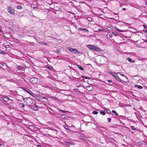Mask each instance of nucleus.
I'll return each mask as SVG.
<instances>
[{"mask_svg": "<svg viewBox=\"0 0 147 147\" xmlns=\"http://www.w3.org/2000/svg\"><path fill=\"white\" fill-rule=\"evenodd\" d=\"M1 64L3 66L4 65V63H1Z\"/></svg>", "mask_w": 147, "mask_h": 147, "instance_id": "54", "label": "nucleus"}, {"mask_svg": "<svg viewBox=\"0 0 147 147\" xmlns=\"http://www.w3.org/2000/svg\"><path fill=\"white\" fill-rule=\"evenodd\" d=\"M31 7L33 8L34 9H35L36 8V7L34 5H31Z\"/></svg>", "mask_w": 147, "mask_h": 147, "instance_id": "33", "label": "nucleus"}, {"mask_svg": "<svg viewBox=\"0 0 147 147\" xmlns=\"http://www.w3.org/2000/svg\"><path fill=\"white\" fill-rule=\"evenodd\" d=\"M84 78H86V79H89V78L87 77H85H85Z\"/></svg>", "mask_w": 147, "mask_h": 147, "instance_id": "52", "label": "nucleus"}, {"mask_svg": "<svg viewBox=\"0 0 147 147\" xmlns=\"http://www.w3.org/2000/svg\"><path fill=\"white\" fill-rule=\"evenodd\" d=\"M122 9L123 10H125L126 9V8H123Z\"/></svg>", "mask_w": 147, "mask_h": 147, "instance_id": "53", "label": "nucleus"}, {"mask_svg": "<svg viewBox=\"0 0 147 147\" xmlns=\"http://www.w3.org/2000/svg\"><path fill=\"white\" fill-rule=\"evenodd\" d=\"M114 35H116L117 34V32H115L113 33Z\"/></svg>", "mask_w": 147, "mask_h": 147, "instance_id": "39", "label": "nucleus"}, {"mask_svg": "<svg viewBox=\"0 0 147 147\" xmlns=\"http://www.w3.org/2000/svg\"><path fill=\"white\" fill-rule=\"evenodd\" d=\"M7 11L10 14L13 15L14 14V11L13 9L10 6H7Z\"/></svg>", "mask_w": 147, "mask_h": 147, "instance_id": "4", "label": "nucleus"}, {"mask_svg": "<svg viewBox=\"0 0 147 147\" xmlns=\"http://www.w3.org/2000/svg\"><path fill=\"white\" fill-rule=\"evenodd\" d=\"M66 143L67 144H69V145H71L72 144V143L71 142H66Z\"/></svg>", "mask_w": 147, "mask_h": 147, "instance_id": "31", "label": "nucleus"}, {"mask_svg": "<svg viewBox=\"0 0 147 147\" xmlns=\"http://www.w3.org/2000/svg\"><path fill=\"white\" fill-rule=\"evenodd\" d=\"M112 74V75L114 77L115 79L117 80L118 81V80H121V79L119 78V76H115V75H114L113 74Z\"/></svg>", "mask_w": 147, "mask_h": 147, "instance_id": "10", "label": "nucleus"}, {"mask_svg": "<svg viewBox=\"0 0 147 147\" xmlns=\"http://www.w3.org/2000/svg\"><path fill=\"white\" fill-rule=\"evenodd\" d=\"M106 111L107 113H110V111L109 109H108L107 110H105V111Z\"/></svg>", "mask_w": 147, "mask_h": 147, "instance_id": "29", "label": "nucleus"}, {"mask_svg": "<svg viewBox=\"0 0 147 147\" xmlns=\"http://www.w3.org/2000/svg\"><path fill=\"white\" fill-rule=\"evenodd\" d=\"M24 90L25 92H27L29 94H30V92H29V91H28L27 90H26V89H24Z\"/></svg>", "mask_w": 147, "mask_h": 147, "instance_id": "43", "label": "nucleus"}, {"mask_svg": "<svg viewBox=\"0 0 147 147\" xmlns=\"http://www.w3.org/2000/svg\"><path fill=\"white\" fill-rule=\"evenodd\" d=\"M67 49L70 51H71L72 53H77L78 54H79L80 53L76 49H72V48L68 47H67Z\"/></svg>", "mask_w": 147, "mask_h": 147, "instance_id": "5", "label": "nucleus"}, {"mask_svg": "<svg viewBox=\"0 0 147 147\" xmlns=\"http://www.w3.org/2000/svg\"><path fill=\"white\" fill-rule=\"evenodd\" d=\"M80 139H81L82 140H83L84 139V137L83 136H80Z\"/></svg>", "mask_w": 147, "mask_h": 147, "instance_id": "35", "label": "nucleus"}, {"mask_svg": "<svg viewBox=\"0 0 147 147\" xmlns=\"http://www.w3.org/2000/svg\"><path fill=\"white\" fill-rule=\"evenodd\" d=\"M145 33H147V30H145Z\"/></svg>", "mask_w": 147, "mask_h": 147, "instance_id": "55", "label": "nucleus"}, {"mask_svg": "<svg viewBox=\"0 0 147 147\" xmlns=\"http://www.w3.org/2000/svg\"><path fill=\"white\" fill-rule=\"evenodd\" d=\"M146 144V145H147V143Z\"/></svg>", "mask_w": 147, "mask_h": 147, "instance_id": "62", "label": "nucleus"}, {"mask_svg": "<svg viewBox=\"0 0 147 147\" xmlns=\"http://www.w3.org/2000/svg\"><path fill=\"white\" fill-rule=\"evenodd\" d=\"M40 44H41L42 45H47V44L46 43H45L44 42H41V43H40Z\"/></svg>", "mask_w": 147, "mask_h": 147, "instance_id": "36", "label": "nucleus"}, {"mask_svg": "<svg viewBox=\"0 0 147 147\" xmlns=\"http://www.w3.org/2000/svg\"><path fill=\"white\" fill-rule=\"evenodd\" d=\"M23 100L27 105H31L33 103L32 100L29 98H26Z\"/></svg>", "mask_w": 147, "mask_h": 147, "instance_id": "3", "label": "nucleus"}, {"mask_svg": "<svg viewBox=\"0 0 147 147\" xmlns=\"http://www.w3.org/2000/svg\"><path fill=\"white\" fill-rule=\"evenodd\" d=\"M9 47V45H6L5 46V48H8Z\"/></svg>", "mask_w": 147, "mask_h": 147, "instance_id": "46", "label": "nucleus"}, {"mask_svg": "<svg viewBox=\"0 0 147 147\" xmlns=\"http://www.w3.org/2000/svg\"><path fill=\"white\" fill-rule=\"evenodd\" d=\"M47 67L48 69H50L51 70H52V68H51L50 67H49L48 66Z\"/></svg>", "mask_w": 147, "mask_h": 147, "instance_id": "47", "label": "nucleus"}, {"mask_svg": "<svg viewBox=\"0 0 147 147\" xmlns=\"http://www.w3.org/2000/svg\"><path fill=\"white\" fill-rule=\"evenodd\" d=\"M87 47L90 49L94 50L96 52H99L101 51V49L97 46L90 45H87Z\"/></svg>", "mask_w": 147, "mask_h": 147, "instance_id": "1", "label": "nucleus"}, {"mask_svg": "<svg viewBox=\"0 0 147 147\" xmlns=\"http://www.w3.org/2000/svg\"><path fill=\"white\" fill-rule=\"evenodd\" d=\"M107 119L109 122H111V118H108Z\"/></svg>", "mask_w": 147, "mask_h": 147, "instance_id": "34", "label": "nucleus"}, {"mask_svg": "<svg viewBox=\"0 0 147 147\" xmlns=\"http://www.w3.org/2000/svg\"><path fill=\"white\" fill-rule=\"evenodd\" d=\"M100 114H101L103 115H105V110H104V111H103L102 110H101L100 111Z\"/></svg>", "mask_w": 147, "mask_h": 147, "instance_id": "12", "label": "nucleus"}, {"mask_svg": "<svg viewBox=\"0 0 147 147\" xmlns=\"http://www.w3.org/2000/svg\"><path fill=\"white\" fill-rule=\"evenodd\" d=\"M60 51L59 49H57L56 50V52H59Z\"/></svg>", "mask_w": 147, "mask_h": 147, "instance_id": "44", "label": "nucleus"}, {"mask_svg": "<svg viewBox=\"0 0 147 147\" xmlns=\"http://www.w3.org/2000/svg\"><path fill=\"white\" fill-rule=\"evenodd\" d=\"M107 81H108L109 82H112L111 80H107Z\"/></svg>", "mask_w": 147, "mask_h": 147, "instance_id": "49", "label": "nucleus"}, {"mask_svg": "<svg viewBox=\"0 0 147 147\" xmlns=\"http://www.w3.org/2000/svg\"><path fill=\"white\" fill-rule=\"evenodd\" d=\"M127 59L128 61L131 62L133 63L134 62V61H132V59L131 58H127Z\"/></svg>", "mask_w": 147, "mask_h": 147, "instance_id": "16", "label": "nucleus"}, {"mask_svg": "<svg viewBox=\"0 0 147 147\" xmlns=\"http://www.w3.org/2000/svg\"><path fill=\"white\" fill-rule=\"evenodd\" d=\"M36 98L37 100L39 101L44 102L47 104H48V103H49L48 98L46 97L42 96L39 97L38 96Z\"/></svg>", "mask_w": 147, "mask_h": 147, "instance_id": "2", "label": "nucleus"}, {"mask_svg": "<svg viewBox=\"0 0 147 147\" xmlns=\"http://www.w3.org/2000/svg\"><path fill=\"white\" fill-rule=\"evenodd\" d=\"M82 77L83 78H85V76H82Z\"/></svg>", "mask_w": 147, "mask_h": 147, "instance_id": "57", "label": "nucleus"}, {"mask_svg": "<svg viewBox=\"0 0 147 147\" xmlns=\"http://www.w3.org/2000/svg\"><path fill=\"white\" fill-rule=\"evenodd\" d=\"M116 73L117 74H119V75H120L121 76H122L124 77L126 79H127V78L125 75H124L122 73Z\"/></svg>", "mask_w": 147, "mask_h": 147, "instance_id": "15", "label": "nucleus"}, {"mask_svg": "<svg viewBox=\"0 0 147 147\" xmlns=\"http://www.w3.org/2000/svg\"><path fill=\"white\" fill-rule=\"evenodd\" d=\"M36 41L39 43H41V42L40 41V40H38L37 39H36Z\"/></svg>", "mask_w": 147, "mask_h": 147, "instance_id": "37", "label": "nucleus"}, {"mask_svg": "<svg viewBox=\"0 0 147 147\" xmlns=\"http://www.w3.org/2000/svg\"><path fill=\"white\" fill-rule=\"evenodd\" d=\"M2 31V30L0 28V32H1Z\"/></svg>", "mask_w": 147, "mask_h": 147, "instance_id": "56", "label": "nucleus"}, {"mask_svg": "<svg viewBox=\"0 0 147 147\" xmlns=\"http://www.w3.org/2000/svg\"><path fill=\"white\" fill-rule=\"evenodd\" d=\"M52 98L54 99H56V97L55 96H52Z\"/></svg>", "mask_w": 147, "mask_h": 147, "instance_id": "48", "label": "nucleus"}, {"mask_svg": "<svg viewBox=\"0 0 147 147\" xmlns=\"http://www.w3.org/2000/svg\"><path fill=\"white\" fill-rule=\"evenodd\" d=\"M33 93H30V94L32 96H33V97H34V94H33Z\"/></svg>", "mask_w": 147, "mask_h": 147, "instance_id": "45", "label": "nucleus"}, {"mask_svg": "<svg viewBox=\"0 0 147 147\" xmlns=\"http://www.w3.org/2000/svg\"><path fill=\"white\" fill-rule=\"evenodd\" d=\"M87 19L89 21H92V19L90 17H88L87 18Z\"/></svg>", "mask_w": 147, "mask_h": 147, "instance_id": "26", "label": "nucleus"}, {"mask_svg": "<svg viewBox=\"0 0 147 147\" xmlns=\"http://www.w3.org/2000/svg\"><path fill=\"white\" fill-rule=\"evenodd\" d=\"M30 81L32 84H34L37 82L38 79L35 78H32L30 79Z\"/></svg>", "mask_w": 147, "mask_h": 147, "instance_id": "6", "label": "nucleus"}, {"mask_svg": "<svg viewBox=\"0 0 147 147\" xmlns=\"http://www.w3.org/2000/svg\"><path fill=\"white\" fill-rule=\"evenodd\" d=\"M135 87H137L139 89H142V87L141 86H140V85H135Z\"/></svg>", "mask_w": 147, "mask_h": 147, "instance_id": "18", "label": "nucleus"}, {"mask_svg": "<svg viewBox=\"0 0 147 147\" xmlns=\"http://www.w3.org/2000/svg\"><path fill=\"white\" fill-rule=\"evenodd\" d=\"M58 10L59 11H62L61 9V8L59 9Z\"/></svg>", "mask_w": 147, "mask_h": 147, "instance_id": "51", "label": "nucleus"}, {"mask_svg": "<svg viewBox=\"0 0 147 147\" xmlns=\"http://www.w3.org/2000/svg\"><path fill=\"white\" fill-rule=\"evenodd\" d=\"M143 27L144 28H146L147 27V26L146 25H143Z\"/></svg>", "mask_w": 147, "mask_h": 147, "instance_id": "42", "label": "nucleus"}, {"mask_svg": "<svg viewBox=\"0 0 147 147\" xmlns=\"http://www.w3.org/2000/svg\"><path fill=\"white\" fill-rule=\"evenodd\" d=\"M33 94H34L35 95L38 96L40 94V92H39L38 91H37L35 92V93H33Z\"/></svg>", "mask_w": 147, "mask_h": 147, "instance_id": "11", "label": "nucleus"}, {"mask_svg": "<svg viewBox=\"0 0 147 147\" xmlns=\"http://www.w3.org/2000/svg\"><path fill=\"white\" fill-rule=\"evenodd\" d=\"M29 128L30 129H34V127L33 125H30L29 126Z\"/></svg>", "mask_w": 147, "mask_h": 147, "instance_id": "24", "label": "nucleus"}, {"mask_svg": "<svg viewBox=\"0 0 147 147\" xmlns=\"http://www.w3.org/2000/svg\"><path fill=\"white\" fill-rule=\"evenodd\" d=\"M112 112L114 113L116 116H118V114L116 113V111L114 110H113L112 111Z\"/></svg>", "mask_w": 147, "mask_h": 147, "instance_id": "22", "label": "nucleus"}, {"mask_svg": "<svg viewBox=\"0 0 147 147\" xmlns=\"http://www.w3.org/2000/svg\"><path fill=\"white\" fill-rule=\"evenodd\" d=\"M30 109L32 110L37 111L38 110V109L36 107L34 106L33 105H32L30 107Z\"/></svg>", "mask_w": 147, "mask_h": 147, "instance_id": "8", "label": "nucleus"}, {"mask_svg": "<svg viewBox=\"0 0 147 147\" xmlns=\"http://www.w3.org/2000/svg\"><path fill=\"white\" fill-rule=\"evenodd\" d=\"M98 113V112L96 111H93L92 112V113L96 115Z\"/></svg>", "mask_w": 147, "mask_h": 147, "instance_id": "27", "label": "nucleus"}, {"mask_svg": "<svg viewBox=\"0 0 147 147\" xmlns=\"http://www.w3.org/2000/svg\"><path fill=\"white\" fill-rule=\"evenodd\" d=\"M60 111L63 112H65V113H67L68 112V111H63V110H61V109H59Z\"/></svg>", "mask_w": 147, "mask_h": 147, "instance_id": "40", "label": "nucleus"}, {"mask_svg": "<svg viewBox=\"0 0 147 147\" xmlns=\"http://www.w3.org/2000/svg\"><path fill=\"white\" fill-rule=\"evenodd\" d=\"M67 116L65 115H62L61 116V117L63 119H65L67 118Z\"/></svg>", "mask_w": 147, "mask_h": 147, "instance_id": "19", "label": "nucleus"}, {"mask_svg": "<svg viewBox=\"0 0 147 147\" xmlns=\"http://www.w3.org/2000/svg\"><path fill=\"white\" fill-rule=\"evenodd\" d=\"M9 98L7 97H5L3 98L5 102L9 100Z\"/></svg>", "mask_w": 147, "mask_h": 147, "instance_id": "14", "label": "nucleus"}, {"mask_svg": "<svg viewBox=\"0 0 147 147\" xmlns=\"http://www.w3.org/2000/svg\"><path fill=\"white\" fill-rule=\"evenodd\" d=\"M0 53L2 54H7V53H6V52H5L4 51H3L2 50H0Z\"/></svg>", "mask_w": 147, "mask_h": 147, "instance_id": "20", "label": "nucleus"}, {"mask_svg": "<svg viewBox=\"0 0 147 147\" xmlns=\"http://www.w3.org/2000/svg\"><path fill=\"white\" fill-rule=\"evenodd\" d=\"M131 129L133 130H135L136 129L135 127L134 126H131Z\"/></svg>", "mask_w": 147, "mask_h": 147, "instance_id": "28", "label": "nucleus"}, {"mask_svg": "<svg viewBox=\"0 0 147 147\" xmlns=\"http://www.w3.org/2000/svg\"><path fill=\"white\" fill-rule=\"evenodd\" d=\"M78 30H82L84 32H89V30L85 28H79Z\"/></svg>", "mask_w": 147, "mask_h": 147, "instance_id": "9", "label": "nucleus"}, {"mask_svg": "<svg viewBox=\"0 0 147 147\" xmlns=\"http://www.w3.org/2000/svg\"><path fill=\"white\" fill-rule=\"evenodd\" d=\"M1 144H0V146H1Z\"/></svg>", "mask_w": 147, "mask_h": 147, "instance_id": "58", "label": "nucleus"}, {"mask_svg": "<svg viewBox=\"0 0 147 147\" xmlns=\"http://www.w3.org/2000/svg\"><path fill=\"white\" fill-rule=\"evenodd\" d=\"M86 89L88 91H91L93 90V88L92 86L89 85L86 87Z\"/></svg>", "mask_w": 147, "mask_h": 147, "instance_id": "7", "label": "nucleus"}, {"mask_svg": "<svg viewBox=\"0 0 147 147\" xmlns=\"http://www.w3.org/2000/svg\"><path fill=\"white\" fill-rule=\"evenodd\" d=\"M115 29L118 32H122L124 31L123 30H120L118 29V28H117L116 27L115 28Z\"/></svg>", "mask_w": 147, "mask_h": 147, "instance_id": "21", "label": "nucleus"}, {"mask_svg": "<svg viewBox=\"0 0 147 147\" xmlns=\"http://www.w3.org/2000/svg\"><path fill=\"white\" fill-rule=\"evenodd\" d=\"M146 4V5H147V3Z\"/></svg>", "mask_w": 147, "mask_h": 147, "instance_id": "61", "label": "nucleus"}, {"mask_svg": "<svg viewBox=\"0 0 147 147\" xmlns=\"http://www.w3.org/2000/svg\"><path fill=\"white\" fill-rule=\"evenodd\" d=\"M109 33H108L107 34V37L108 38H110L111 37V33H110L109 34Z\"/></svg>", "mask_w": 147, "mask_h": 147, "instance_id": "25", "label": "nucleus"}, {"mask_svg": "<svg viewBox=\"0 0 147 147\" xmlns=\"http://www.w3.org/2000/svg\"><path fill=\"white\" fill-rule=\"evenodd\" d=\"M19 106L22 108H24L25 106V105L24 104L20 102L19 103Z\"/></svg>", "mask_w": 147, "mask_h": 147, "instance_id": "13", "label": "nucleus"}, {"mask_svg": "<svg viewBox=\"0 0 147 147\" xmlns=\"http://www.w3.org/2000/svg\"><path fill=\"white\" fill-rule=\"evenodd\" d=\"M98 30H99V31H102L104 30V29H98Z\"/></svg>", "mask_w": 147, "mask_h": 147, "instance_id": "38", "label": "nucleus"}, {"mask_svg": "<svg viewBox=\"0 0 147 147\" xmlns=\"http://www.w3.org/2000/svg\"><path fill=\"white\" fill-rule=\"evenodd\" d=\"M145 42H147V40Z\"/></svg>", "mask_w": 147, "mask_h": 147, "instance_id": "60", "label": "nucleus"}, {"mask_svg": "<svg viewBox=\"0 0 147 147\" xmlns=\"http://www.w3.org/2000/svg\"><path fill=\"white\" fill-rule=\"evenodd\" d=\"M38 147H41V146L40 145H37Z\"/></svg>", "mask_w": 147, "mask_h": 147, "instance_id": "50", "label": "nucleus"}, {"mask_svg": "<svg viewBox=\"0 0 147 147\" xmlns=\"http://www.w3.org/2000/svg\"><path fill=\"white\" fill-rule=\"evenodd\" d=\"M22 8V7L21 6H18L17 7V9H21Z\"/></svg>", "mask_w": 147, "mask_h": 147, "instance_id": "32", "label": "nucleus"}, {"mask_svg": "<svg viewBox=\"0 0 147 147\" xmlns=\"http://www.w3.org/2000/svg\"><path fill=\"white\" fill-rule=\"evenodd\" d=\"M77 66L79 69H80L81 70L83 71L84 70V68L80 66L79 65H77Z\"/></svg>", "mask_w": 147, "mask_h": 147, "instance_id": "17", "label": "nucleus"}, {"mask_svg": "<svg viewBox=\"0 0 147 147\" xmlns=\"http://www.w3.org/2000/svg\"><path fill=\"white\" fill-rule=\"evenodd\" d=\"M146 37L147 38V35H146Z\"/></svg>", "mask_w": 147, "mask_h": 147, "instance_id": "59", "label": "nucleus"}, {"mask_svg": "<svg viewBox=\"0 0 147 147\" xmlns=\"http://www.w3.org/2000/svg\"><path fill=\"white\" fill-rule=\"evenodd\" d=\"M118 81L120 82H121V83H123V82H127L126 81H123V80H122L121 79V80H118Z\"/></svg>", "mask_w": 147, "mask_h": 147, "instance_id": "30", "label": "nucleus"}, {"mask_svg": "<svg viewBox=\"0 0 147 147\" xmlns=\"http://www.w3.org/2000/svg\"><path fill=\"white\" fill-rule=\"evenodd\" d=\"M107 29L108 31H110L112 30V28H111L110 27H107Z\"/></svg>", "mask_w": 147, "mask_h": 147, "instance_id": "23", "label": "nucleus"}, {"mask_svg": "<svg viewBox=\"0 0 147 147\" xmlns=\"http://www.w3.org/2000/svg\"><path fill=\"white\" fill-rule=\"evenodd\" d=\"M65 129H68L69 131H70V129L68 128V127H67L65 126Z\"/></svg>", "mask_w": 147, "mask_h": 147, "instance_id": "41", "label": "nucleus"}]
</instances>
